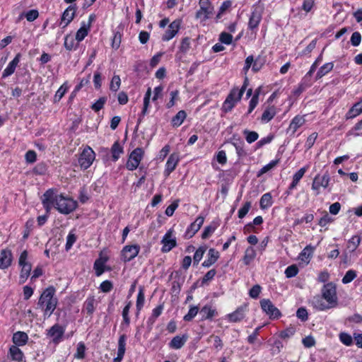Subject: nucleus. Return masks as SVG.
Here are the masks:
<instances>
[{
  "instance_id": "nucleus-34",
  "label": "nucleus",
  "mask_w": 362,
  "mask_h": 362,
  "mask_svg": "<svg viewBox=\"0 0 362 362\" xmlns=\"http://www.w3.org/2000/svg\"><path fill=\"white\" fill-rule=\"evenodd\" d=\"M8 356L12 361L21 362L24 358V354L18 348V346L12 345L9 348Z\"/></svg>"
},
{
  "instance_id": "nucleus-25",
  "label": "nucleus",
  "mask_w": 362,
  "mask_h": 362,
  "mask_svg": "<svg viewBox=\"0 0 362 362\" xmlns=\"http://www.w3.org/2000/svg\"><path fill=\"white\" fill-rule=\"evenodd\" d=\"M305 123L304 115H296L291 121L287 132L294 134L297 130Z\"/></svg>"
},
{
  "instance_id": "nucleus-28",
  "label": "nucleus",
  "mask_w": 362,
  "mask_h": 362,
  "mask_svg": "<svg viewBox=\"0 0 362 362\" xmlns=\"http://www.w3.org/2000/svg\"><path fill=\"white\" fill-rule=\"evenodd\" d=\"M127 339V336L125 334H122L119 336L117 343V357L115 359V361H118L119 362H120L124 358L126 351Z\"/></svg>"
},
{
  "instance_id": "nucleus-12",
  "label": "nucleus",
  "mask_w": 362,
  "mask_h": 362,
  "mask_svg": "<svg viewBox=\"0 0 362 362\" xmlns=\"http://www.w3.org/2000/svg\"><path fill=\"white\" fill-rule=\"evenodd\" d=\"M144 155L142 148L137 147L130 153L126 166L129 170L133 171L138 168Z\"/></svg>"
},
{
  "instance_id": "nucleus-40",
  "label": "nucleus",
  "mask_w": 362,
  "mask_h": 362,
  "mask_svg": "<svg viewBox=\"0 0 362 362\" xmlns=\"http://www.w3.org/2000/svg\"><path fill=\"white\" fill-rule=\"evenodd\" d=\"M266 57L259 54L255 59L253 58L252 71L254 73L259 71L266 63Z\"/></svg>"
},
{
  "instance_id": "nucleus-32",
  "label": "nucleus",
  "mask_w": 362,
  "mask_h": 362,
  "mask_svg": "<svg viewBox=\"0 0 362 362\" xmlns=\"http://www.w3.org/2000/svg\"><path fill=\"white\" fill-rule=\"evenodd\" d=\"M362 113V99L353 105V106L346 113V119H351L356 117Z\"/></svg>"
},
{
  "instance_id": "nucleus-43",
  "label": "nucleus",
  "mask_w": 362,
  "mask_h": 362,
  "mask_svg": "<svg viewBox=\"0 0 362 362\" xmlns=\"http://www.w3.org/2000/svg\"><path fill=\"white\" fill-rule=\"evenodd\" d=\"M123 147L121 146L119 142L118 141L114 142L111 147L112 160L117 161L119 158L120 155L123 153Z\"/></svg>"
},
{
  "instance_id": "nucleus-60",
  "label": "nucleus",
  "mask_w": 362,
  "mask_h": 362,
  "mask_svg": "<svg viewBox=\"0 0 362 362\" xmlns=\"http://www.w3.org/2000/svg\"><path fill=\"white\" fill-rule=\"evenodd\" d=\"M206 247L201 246L195 251L193 257L194 264L197 265L206 252Z\"/></svg>"
},
{
  "instance_id": "nucleus-11",
  "label": "nucleus",
  "mask_w": 362,
  "mask_h": 362,
  "mask_svg": "<svg viewBox=\"0 0 362 362\" xmlns=\"http://www.w3.org/2000/svg\"><path fill=\"white\" fill-rule=\"evenodd\" d=\"M162 247L161 252L163 253H168L171 251L173 248L177 247V240L174 234V230L170 228L163 235L161 241Z\"/></svg>"
},
{
  "instance_id": "nucleus-36",
  "label": "nucleus",
  "mask_w": 362,
  "mask_h": 362,
  "mask_svg": "<svg viewBox=\"0 0 362 362\" xmlns=\"http://www.w3.org/2000/svg\"><path fill=\"white\" fill-rule=\"evenodd\" d=\"M315 250V247L311 246L310 245H307L299 254L298 259L308 264L310 262V259L313 257V252Z\"/></svg>"
},
{
  "instance_id": "nucleus-6",
  "label": "nucleus",
  "mask_w": 362,
  "mask_h": 362,
  "mask_svg": "<svg viewBox=\"0 0 362 362\" xmlns=\"http://www.w3.org/2000/svg\"><path fill=\"white\" fill-rule=\"evenodd\" d=\"M262 310L272 320L279 319L282 314L279 309L276 308L272 300L269 298H262L259 301Z\"/></svg>"
},
{
  "instance_id": "nucleus-33",
  "label": "nucleus",
  "mask_w": 362,
  "mask_h": 362,
  "mask_svg": "<svg viewBox=\"0 0 362 362\" xmlns=\"http://www.w3.org/2000/svg\"><path fill=\"white\" fill-rule=\"evenodd\" d=\"M107 261V257H100L95 261L93 264V269L97 276H101L105 272V263Z\"/></svg>"
},
{
  "instance_id": "nucleus-17",
  "label": "nucleus",
  "mask_w": 362,
  "mask_h": 362,
  "mask_svg": "<svg viewBox=\"0 0 362 362\" xmlns=\"http://www.w3.org/2000/svg\"><path fill=\"white\" fill-rule=\"evenodd\" d=\"M248 311V305L245 303L236 308L233 313H228L226 315V319L232 323L240 322L244 320L246 316V313Z\"/></svg>"
},
{
  "instance_id": "nucleus-1",
  "label": "nucleus",
  "mask_w": 362,
  "mask_h": 362,
  "mask_svg": "<svg viewBox=\"0 0 362 362\" xmlns=\"http://www.w3.org/2000/svg\"><path fill=\"white\" fill-rule=\"evenodd\" d=\"M313 308L318 311H325L335 308L339 305L337 284L329 281L322 286L320 295H317L312 300Z\"/></svg>"
},
{
  "instance_id": "nucleus-51",
  "label": "nucleus",
  "mask_w": 362,
  "mask_h": 362,
  "mask_svg": "<svg viewBox=\"0 0 362 362\" xmlns=\"http://www.w3.org/2000/svg\"><path fill=\"white\" fill-rule=\"evenodd\" d=\"M86 347L83 341H80L77 344L76 351L74 354V358L76 359H83L86 357Z\"/></svg>"
},
{
  "instance_id": "nucleus-44",
  "label": "nucleus",
  "mask_w": 362,
  "mask_h": 362,
  "mask_svg": "<svg viewBox=\"0 0 362 362\" xmlns=\"http://www.w3.org/2000/svg\"><path fill=\"white\" fill-rule=\"evenodd\" d=\"M90 28L85 26V21L81 22V28L77 30L76 33V40L78 42L83 41L85 37L88 35Z\"/></svg>"
},
{
  "instance_id": "nucleus-10",
  "label": "nucleus",
  "mask_w": 362,
  "mask_h": 362,
  "mask_svg": "<svg viewBox=\"0 0 362 362\" xmlns=\"http://www.w3.org/2000/svg\"><path fill=\"white\" fill-rule=\"evenodd\" d=\"M263 11L259 6H252L251 13L249 17L247 29L252 33H256L259 25L262 19Z\"/></svg>"
},
{
  "instance_id": "nucleus-42",
  "label": "nucleus",
  "mask_w": 362,
  "mask_h": 362,
  "mask_svg": "<svg viewBox=\"0 0 362 362\" xmlns=\"http://www.w3.org/2000/svg\"><path fill=\"white\" fill-rule=\"evenodd\" d=\"M187 117V112L185 110H180L171 119V124L173 127H179Z\"/></svg>"
},
{
  "instance_id": "nucleus-47",
  "label": "nucleus",
  "mask_w": 362,
  "mask_h": 362,
  "mask_svg": "<svg viewBox=\"0 0 362 362\" xmlns=\"http://www.w3.org/2000/svg\"><path fill=\"white\" fill-rule=\"evenodd\" d=\"M361 243V237L359 235H353L347 243V248L350 252H354L358 248Z\"/></svg>"
},
{
  "instance_id": "nucleus-7",
  "label": "nucleus",
  "mask_w": 362,
  "mask_h": 362,
  "mask_svg": "<svg viewBox=\"0 0 362 362\" xmlns=\"http://www.w3.org/2000/svg\"><path fill=\"white\" fill-rule=\"evenodd\" d=\"M199 8L195 13V18L206 21L214 13V7L210 0H199Z\"/></svg>"
},
{
  "instance_id": "nucleus-3",
  "label": "nucleus",
  "mask_w": 362,
  "mask_h": 362,
  "mask_svg": "<svg viewBox=\"0 0 362 362\" xmlns=\"http://www.w3.org/2000/svg\"><path fill=\"white\" fill-rule=\"evenodd\" d=\"M248 84L249 80L247 77H245L243 84L240 88L238 87H233L230 90V93L227 95L222 105V110L223 112H230L235 107L236 104L241 100Z\"/></svg>"
},
{
  "instance_id": "nucleus-56",
  "label": "nucleus",
  "mask_w": 362,
  "mask_h": 362,
  "mask_svg": "<svg viewBox=\"0 0 362 362\" xmlns=\"http://www.w3.org/2000/svg\"><path fill=\"white\" fill-rule=\"evenodd\" d=\"M107 102V97L103 96L98 99L94 103L92 104L90 108L95 112H98L103 107Z\"/></svg>"
},
{
  "instance_id": "nucleus-63",
  "label": "nucleus",
  "mask_w": 362,
  "mask_h": 362,
  "mask_svg": "<svg viewBox=\"0 0 362 362\" xmlns=\"http://www.w3.org/2000/svg\"><path fill=\"white\" fill-rule=\"evenodd\" d=\"M218 40L222 44L229 45L233 42V35L230 33H228L226 32H222L219 35Z\"/></svg>"
},
{
  "instance_id": "nucleus-26",
  "label": "nucleus",
  "mask_w": 362,
  "mask_h": 362,
  "mask_svg": "<svg viewBox=\"0 0 362 362\" xmlns=\"http://www.w3.org/2000/svg\"><path fill=\"white\" fill-rule=\"evenodd\" d=\"M308 169L309 165H306L300 168L297 172L294 173L292 177V181L288 186L289 190H293L297 187L300 180L303 178L305 173L308 171Z\"/></svg>"
},
{
  "instance_id": "nucleus-55",
  "label": "nucleus",
  "mask_w": 362,
  "mask_h": 362,
  "mask_svg": "<svg viewBox=\"0 0 362 362\" xmlns=\"http://www.w3.org/2000/svg\"><path fill=\"white\" fill-rule=\"evenodd\" d=\"M24 16L28 22H33L39 17V12L37 9H31L27 12L23 13L20 18Z\"/></svg>"
},
{
  "instance_id": "nucleus-18",
  "label": "nucleus",
  "mask_w": 362,
  "mask_h": 362,
  "mask_svg": "<svg viewBox=\"0 0 362 362\" xmlns=\"http://www.w3.org/2000/svg\"><path fill=\"white\" fill-rule=\"evenodd\" d=\"M204 222V216L199 215L195 221L192 223L186 229L184 237L185 239L192 238L201 228Z\"/></svg>"
},
{
  "instance_id": "nucleus-27",
  "label": "nucleus",
  "mask_w": 362,
  "mask_h": 362,
  "mask_svg": "<svg viewBox=\"0 0 362 362\" xmlns=\"http://www.w3.org/2000/svg\"><path fill=\"white\" fill-rule=\"evenodd\" d=\"M220 257V253L214 248H210L208 251L207 259L202 264V267L209 268L214 264Z\"/></svg>"
},
{
  "instance_id": "nucleus-31",
  "label": "nucleus",
  "mask_w": 362,
  "mask_h": 362,
  "mask_svg": "<svg viewBox=\"0 0 362 362\" xmlns=\"http://www.w3.org/2000/svg\"><path fill=\"white\" fill-rule=\"evenodd\" d=\"M132 306V302L129 301L127 303L125 306L124 307L122 315V321L120 324V328L122 329H127L131 322L130 317H129V310Z\"/></svg>"
},
{
  "instance_id": "nucleus-38",
  "label": "nucleus",
  "mask_w": 362,
  "mask_h": 362,
  "mask_svg": "<svg viewBox=\"0 0 362 362\" xmlns=\"http://www.w3.org/2000/svg\"><path fill=\"white\" fill-rule=\"evenodd\" d=\"M69 89L68 81H65L57 90L53 98V103H58Z\"/></svg>"
},
{
  "instance_id": "nucleus-20",
  "label": "nucleus",
  "mask_w": 362,
  "mask_h": 362,
  "mask_svg": "<svg viewBox=\"0 0 362 362\" xmlns=\"http://www.w3.org/2000/svg\"><path fill=\"white\" fill-rule=\"evenodd\" d=\"M97 305L98 302L95 296L89 295L83 303L82 312L85 313L86 316L91 317L96 309Z\"/></svg>"
},
{
  "instance_id": "nucleus-53",
  "label": "nucleus",
  "mask_w": 362,
  "mask_h": 362,
  "mask_svg": "<svg viewBox=\"0 0 362 362\" xmlns=\"http://www.w3.org/2000/svg\"><path fill=\"white\" fill-rule=\"evenodd\" d=\"M47 169V165L44 162H41L33 168V173L36 175H44L46 174Z\"/></svg>"
},
{
  "instance_id": "nucleus-21",
  "label": "nucleus",
  "mask_w": 362,
  "mask_h": 362,
  "mask_svg": "<svg viewBox=\"0 0 362 362\" xmlns=\"http://www.w3.org/2000/svg\"><path fill=\"white\" fill-rule=\"evenodd\" d=\"M13 254L10 249H4L0 255V269H8L12 264Z\"/></svg>"
},
{
  "instance_id": "nucleus-39",
  "label": "nucleus",
  "mask_w": 362,
  "mask_h": 362,
  "mask_svg": "<svg viewBox=\"0 0 362 362\" xmlns=\"http://www.w3.org/2000/svg\"><path fill=\"white\" fill-rule=\"evenodd\" d=\"M334 68V62H327L323 64L315 75V81H317L322 78L324 76L327 75Z\"/></svg>"
},
{
  "instance_id": "nucleus-2",
  "label": "nucleus",
  "mask_w": 362,
  "mask_h": 362,
  "mask_svg": "<svg viewBox=\"0 0 362 362\" xmlns=\"http://www.w3.org/2000/svg\"><path fill=\"white\" fill-rule=\"evenodd\" d=\"M59 300L56 296V288L49 286L41 293L38 301L37 308L43 312L45 319L49 318L57 307Z\"/></svg>"
},
{
  "instance_id": "nucleus-8",
  "label": "nucleus",
  "mask_w": 362,
  "mask_h": 362,
  "mask_svg": "<svg viewBox=\"0 0 362 362\" xmlns=\"http://www.w3.org/2000/svg\"><path fill=\"white\" fill-rule=\"evenodd\" d=\"M95 159V153L89 146H86L78 157V163L83 170L91 166Z\"/></svg>"
},
{
  "instance_id": "nucleus-37",
  "label": "nucleus",
  "mask_w": 362,
  "mask_h": 362,
  "mask_svg": "<svg viewBox=\"0 0 362 362\" xmlns=\"http://www.w3.org/2000/svg\"><path fill=\"white\" fill-rule=\"evenodd\" d=\"M256 255L255 250L252 246L247 247L245 250V253L242 259L243 263L245 266L250 265L255 259Z\"/></svg>"
},
{
  "instance_id": "nucleus-14",
  "label": "nucleus",
  "mask_w": 362,
  "mask_h": 362,
  "mask_svg": "<svg viewBox=\"0 0 362 362\" xmlns=\"http://www.w3.org/2000/svg\"><path fill=\"white\" fill-rule=\"evenodd\" d=\"M77 10L76 4L69 6L62 13L58 25L64 29L74 20Z\"/></svg>"
},
{
  "instance_id": "nucleus-13",
  "label": "nucleus",
  "mask_w": 362,
  "mask_h": 362,
  "mask_svg": "<svg viewBox=\"0 0 362 362\" xmlns=\"http://www.w3.org/2000/svg\"><path fill=\"white\" fill-rule=\"evenodd\" d=\"M182 24V18H176L172 21L168 29L162 35L161 40L163 42H168L174 38L179 33Z\"/></svg>"
},
{
  "instance_id": "nucleus-45",
  "label": "nucleus",
  "mask_w": 362,
  "mask_h": 362,
  "mask_svg": "<svg viewBox=\"0 0 362 362\" xmlns=\"http://www.w3.org/2000/svg\"><path fill=\"white\" fill-rule=\"evenodd\" d=\"M145 302V294H144V286H140L139 288V292L136 297V310L139 313L144 305Z\"/></svg>"
},
{
  "instance_id": "nucleus-64",
  "label": "nucleus",
  "mask_w": 362,
  "mask_h": 362,
  "mask_svg": "<svg viewBox=\"0 0 362 362\" xmlns=\"http://www.w3.org/2000/svg\"><path fill=\"white\" fill-rule=\"evenodd\" d=\"M356 272L353 269H350L346 272L345 275L342 278L341 281L343 284H347L351 282L356 277Z\"/></svg>"
},
{
  "instance_id": "nucleus-23",
  "label": "nucleus",
  "mask_w": 362,
  "mask_h": 362,
  "mask_svg": "<svg viewBox=\"0 0 362 362\" xmlns=\"http://www.w3.org/2000/svg\"><path fill=\"white\" fill-rule=\"evenodd\" d=\"M21 58V54L18 53L16 54L15 57L13 59L12 61H11L6 68L4 70L2 74V78H5L11 75H12L18 66L20 60Z\"/></svg>"
},
{
  "instance_id": "nucleus-54",
  "label": "nucleus",
  "mask_w": 362,
  "mask_h": 362,
  "mask_svg": "<svg viewBox=\"0 0 362 362\" xmlns=\"http://www.w3.org/2000/svg\"><path fill=\"white\" fill-rule=\"evenodd\" d=\"M190 47L191 38L189 37H183L179 47V51L182 54H186L189 50Z\"/></svg>"
},
{
  "instance_id": "nucleus-48",
  "label": "nucleus",
  "mask_w": 362,
  "mask_h": 362,
  "mask_svg": "<svg viewBox=\"0 0 362 362\" xmlns=\"http://www.w3.org/2000/svg\"><path fill=\"white\" fill-rule=\"evenodd\" d=\"M246 141L248 144H252L256 141L259 138V134L255 131H251L245 129L243 131Z\"/></svg>"
},
{
  "instance_id": "nucleus-49",
  "label": "nucleus",
  "mask_w": 362,
  "mask_h": 362,
  "mask_svg": "<svg viewBox=\"0 0 362 362\" xmlns=\"http://www.w3.org/2000/svg\"><path fill=\"white\" fill-rule=\"evenodd\" d=\"M280 160H281L280 158H276V159L271 160L269 163H267V165L263 166L259 170V172L257 173V176L259 177V176L262 175L263 174L267 173L268 171L272 170L273 168L276 166L279 163Z\"/></svg>"
},
{
  "instance_id": "nucleus-50",
  "label": "nucleus",
  "mask_w": 362,
  "mask_h": 362,
  "mask_svg": "<svg viewBox=\"0 0 362 362\" xmlns=\"http://www.w3.org/2000/svg\"><path fill=\"white\" fill-rule=\"evenodd\" d=\"M232 144L235 148V152L238 158H245L248 155L247 151L245 148V144L243 141L240 143L233 142Z\"/></svg>"
},
{
  "instance_id": "nucleus-57",
  "label": "nucleus",
  "mask_w": 362,
  "mask_h": 362,
  "mask_svg": "<svg viewBox=\"0 0 362 362\" xmlns=\"http://www.w3.org/2000/svg\"><path fill=\"white\" fill-rule=\"evenodd\" d=\"M179 94L180 92L178 90H175L170 92V100L166 103V107L168 109L173 107L175 105L176 101L180 100Z\"/></svg>"
},
{
  "instance_id": "nucleus-4",
  "label": "nucleus",
  "mask_w": 362,
  "mask_h": 362,
  "mask_svg": "<svg viewBox=\"0 0 362 362\" xmlns=\"http://www.w3.org/2000/svg\"><path fill=\"white\" fill-rule=\"evenodd\" d=\"M78 207V203L69 197H65L63 194L58 195V200L54 208L62 214L68 215L72 213Z\"/></svg>"
},
{
  "instance_id": "nucleus-58",
  "label": "nucleus",
  "mask_w": 362,
  "mask_h": 362,
  "mask_svg": "<svg viewBox=\"0 0 362 362\" xmlns=\"http://www.w3.org/2000/svg\"><path fill=\"white\" fill-rule=\"evenodd\" d=\"M121 85V79L119 75H114L112 78L110 84V89L112 92H117Z\"/></svg>"
},
{
  "instance_id": "nucleus-35",
  "label": "nucleus",
  "mask_w": 362,
  "mask_h": 362,
  "mask_svg": "<svg viewBox=\"0 0 362 362\" xmlns=\"http://www.w3.org/2000/svg\"><path fill=\"white\" fill-rule=\"evenodd\" d=\"M28 339L25 332L18 331L13 334L12 340L16 346H22L28 343Z\"/></svg>"
},
{
  "instance_id": "nucleus-62",
  "label": "nucleus",
  "mask_w": 362,
  "mask_h": 362,
  "mask_svg": "<svg viewBox=\"0 0 362 362\" xmlns=\"http://www.w3.org/2000/svg\"><path fill=\"white\" fill-rule=\"evenodd\" d=\"M122 34L120 32L117 31V32L114 33L113 38L112 40V45H111L112 49H114L115 50L119 49L121 42H122Z\"/></svg>"
},
{
  "instance_id": "nucleus-30",
  "label": "nucleus",
  "mask_w": 362,
  "mask_h": 362,
  "mask_svg": "<svg viewBox=\"0 0 362 362\" xmlns=\"http://www.w3.org/2000/svg\"><path fill=\"white\" fill-rule=\"evenodd\" d=\"M276 114V107L275 105H269L264 110L263 113L261 117V122L263 124L268 123L270 122Z\"/></svg>"
},
{
  "instance_id": "nucleus-24",
  "label": "nucleus",
  "mask_w": 362,
  "mask_h": 362,
  "mask_svg": "<svg viewBox=\"0 0 362 362\" xmlns=\"http://www.w3.org/2000/svg\"><path fill=\"white\" fill-rule=\"evenodd\" d=\"M188 340V335L187 334L182 335H176L168 343V346L172 349H180L185 346Z\"/></svg>"
},
{
  "instance_id": "nucleus-22",
  "label": "nucleus",
  "mask_w": 362,
  "mask_h": 362,
  "mask_svg": "<svg viewBox=\"0 0 362 362\" xmlns=\"http://www.w3.org/2000/svg\"><path fill=\"white\" fill-rule=\"evenodd\" d=\"M313 85L311 77L305 74L298 83V86L293 90V93L294 95L298 96L307 88Z\"/></svg>"
},
{
  "instance_id": "nucleus-61",
  "label": "nucleus",
  "mask_w": 362,
  "mask_h": 362,
  "mask_svg": "<svg viewBox=\"0 0 362 362\" xmlns=\"http://www.w3.org/2000/svg\"><path fill=\"white\" fill-rule=\"evenodd\" d=\"M274 136L272 134H269L268 136L262 138L260 140H259L256 144L255 148L256 149L262 148L264 146L271 143L272 140L274 139Z\"/></svg>"
},
{
  "instance_id": "nucleus-41",
  "label": "nucleus",
  "mask_w": 362,
  "mask_h": 362,
  "mask_svg": "<svg viewBox=\"0 0 362 362\" xmlns=\"http://www.w3.org/2000/svg\"><path fill=\"white\" fill-rule=\"evenodd\" d=\"M273 204V199L271 192L264 194L259 200V206L262 210L267 209Z\"/></svg>"
},
{
  "instance_id": "nucleus-5",
  "label": "nucleus",
  "mask_w": 362,
  "mask_h": 362,
  "mask_svg": "<svg viewBox=\"0 0 362 362\" xmlns=\"http://www.w3.org/2000/svg\"><path fill=\"white\" fill-rule=\"evenodd\" d=\"M331 178L328 171L323 175L317 174L312 182L311 189L314 192L315 196H318L321 193V188L327 189L329 185Z\"/></svg>"
},
{
  "instance_id": "nucleus-52",
  "label": "nucleus",
  "mask_w": 362,
  "mask_h": 362,
  "mask_svg": "<svg viewBox=\"0 0 362 362\" xmlns=\"http://www.w3.org/2000/svg\"><path fill=\"white\" fill-rule=\"evenodd\" d=\"M76 40V37L74 38V37L71 36L70 35H66L64 37V47L69 51L75 49L77 47L75 42Z\"/></svg>"
},
{
  "instance_id": "nucleus-16",
  "label": "nucleus",
  "mask_w": 362,
  "mask_h": 362,
  "mask_svg": "<svg viewBox=\"0 0 362 362\" xmlns=\"http://www.w3.org/2000/svg\"><path fill=\"white\" fill-rule=\"evenodd\" d=\"M140 246L137 244L125 245L121 251V259L129 262L134 259L139 253Z\"/></svg>"
},
{
  "instance_id": "nucleus-46",
  "label": "nucleus",
  "mask_w": 362,
  "mask_h": 362,
  "mask_svg": "<svg viewBox=\"0 0 362 362\" xmlns=\"http://www.w3.org/2000/svg\"><path fill=\"white\" fill-rule=\"evenodd\" d=\"M218 226V224L214 221L210 225L206 226L202 233V238L205 240L209 238L215 232Z\"/></svg>"
},
{
  "instance_id": "nucleus-15",
  "label": "nucleus",
  "mask_w": 362,
  "mask_h": 362,
  "mask_svg": "<svg viewBox=\"0 0 362 362\" xmlns=\"http://www.w3.org/2000/svg\"><path fill=\"white\" fill-rule=\"evenodd\" d=\"M65 332V327L58 323L52 325L49 329H47V337L52 338V341L54 344H58L63 339Z\"/></svg>"
},
{
  "instance_id": "nucleus-59",
  "label": "nucleus",
  "mask_w": 362,
  "mask_h": 362,
  "mask_svg": "<svg viewBox=\"0 0 362 362\" xmlns=\"http://www.w3.org/2000/svg\"><path fill=\"white\" fill-rule=\"evenodd\" d=\"M199 312L198 306L192 305L188 313L184 316L183 320L186 322L192 321Z\"/></svg>"
},
{
  "instance_id": "nucleus-19",
  "label": "nucleus",
  "mask_w": 362,
  "mask_h": 362,
  "mask_svg": "<svg viewBox=\"0 0 362 362\" xmlns=\"http://www.w3.org/2000/svg\"><path fill=\"white\" fill-rule=\"evenodd\" d=\"M180 161V156L177 153H173L168 157L165 163L163 174L165 177H168L176 168Z\"/></svg>"
},
{
  "instance_id": "nucleus-9",
  "label": "nucleus",
  "mask_w": 362,
  "mask_h": 362,
  "mask_svg": "<svg viewBox=\"0 0 362 362\" xmlns=\"http://www.w3.org/2000/svg\"><path fill=\"white\" fill-rule=\"evenodd\" d=\"M58 195L56 194V189L54 188L48 189L45 192L41 201L42 206L47 214H49L52 207H54L57 203Z\"/></svg>"
},
{
  "instance_id": "nucleus-29",
  "label": "nucleus",
  "mask_w": 362,
  "mask_h": 362,
  "mask_svg": "<svg viewBox=\"0 0 362 362\" xmlns=\"http://www.w3.org/2000/svg\"><path fill=\"white\" fill-rule=\"evenodd\" d=\"M200 315L202 316V320H211L214 317L218 315V312L216 308H214L212 305L206 304L203 306L200 310Z\"/></svg>"
}]
</instances>
